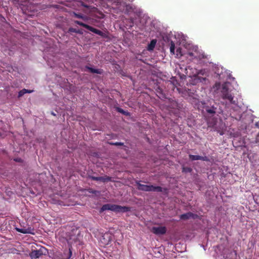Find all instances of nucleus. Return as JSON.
Wrapping results in <instances>:
<instances>
[{
  "label": "nucleus",
  "mask_w": 259,
  "mask_h": 259,
  "mask_svg": "<svg viewBox=\"0 0 259 259\" xmlns=\"http://www.w3.org/2000/svg\"><path fill=\"white\" fill-rule=\"evenodd\" d=\"M176 55L177 57H179L182 55L181 52V49L180 48H178L176 50Z\"/></svg>",
  "instance_id": "nucleus-17"
},
{
  "label": "nucleus",
  "mask_w": 259,
  "mask_h": 259,
  "mask_svg": "<svg viewBox=\"0 0 259 259\" xmlns=\"http://www.w3.org/2000/svg\"><path fill=\"white\" fill-rule=\"evenodd\" d=\"M151 231L156 235H162L166 232V228L163 226L154 227L152 228Z\"/></svg>",
  "instance_id": "nucleus-5"
},
{
  "label": "nucleus",
  "mask_w": 259,
  "mask_h": 259,
  "mask_svg": "<svg viewBox=\"0 0 259 259\" xmlns=\"http://www.w3.org/2000/svg\"><path fill=\"white\" fill-rule=\"evenodd\" d=\"M106 210H111L116 212H123L130 210V208L125 206H121L118 205L107 204L104 205L101 209V211Z\"/></svg>",
  "instance_id": "nucleus-2"
},
{
  "label": "nucleus",
  "mask_w": 259,
  "mask_h": 259,
  "mask_svg": "<svg viewBox=\"0 0 259 259\" xmlns=\"http://www.w3.org/2000/svg\"><path fill=\"white\" fill-rule=\"evenodd\" d=\"M103 240L101 239V241L103 242L104 244H107L110 240V235L108 233H105L102 236Z\"/></svg>",
  "instance_id": "nucleus-9"
},
{
  "label": "nucleus",
  "mask_w": 259,
  "mask_h": 259,
  "mask_svg": "<svg viewBox=\"0 0 259 259\" xmlns=\"http://www.w3.org/2000/svg\"><path fill=\"white\" fill-rule=\"evenodd\" d=\"M218 259H224L225 258V256H223L222 257H220L219 256H218Z\"/></svg>",
  "instance_id": "nucleus-23"
},
{
  "label": "nucleus",
  "mask_w": 259,
  "mask_h": 259,
  "mask_svg": "<svg viewBox=\"0 0 259 259\" xmlns=\"http://www.w3.org/2000/svg\"><path fill=\"white\" fill-rule=\"evenodd\" d=\"M16 230L20 233L23 234H34L33 229L29 227H23L20 228H16Z\"/></svg>",
  "instance_id": "nucleus-7"
},
{
  "label": "nucleus",
  "mask_w": 259,
  "mask_h": 259,
  "mask_svg": "<svg viewBox=\"0 0 259 259\" xmlns=\"http://www.w3.org/2000/svg\"><path fill=\"white\" fill-rule=\"evenodd\" d=\"M69 256L68 258H65V259H69L70 258V257L71 256L72 253H71L70 249H69Z\"/></svg>",
  "instance_id": "nucleus-22"
},
{
  "label": "nucleus",
  "mask_w": 259,
  "mask_h": 259,
  "mask_svg": "<svg viewBox=\"0 0 259 259\" xmlns=\"http://www.w3.org/2000/svg\"><path fill=\"white\" fill-rule=\"evenodd\" d=\"M257 139L259 140V134L257 136Z\"/></svg>",
  "instance_id": "nucleus-26"
},
{
  "label": "nucleus",
  "mask_w": 259,
  "mask_h": 259,
  "mask_svg": "<svg viewBox=\"0 0 259 259\" xmlns=\"http://www.w3.org/2000/svg\"><path fill=\"white\" fill-rule=\"evenodd\" d=\"M213 89L214 91L220 92L223 99L227 100L230 103L235 104V102L233 100L234 97L231 93V88L229 82H226L222 85L220 82H217Z\"/></svg>",
  "instance_id": "nucleus-1"
},
{
  "label": "nucleus",
  "mask_w": 259,
  "mask_h": 259,
  "mask_svg": "<svg viewBox=\"0 0 259 259\" xmlns=\"http://www.w3.org/2000/svg\"><path fill=\"white\" fill-rule=\"evenodd\" d=\"M93 179L95 180L102 181L103 182L108 181L110 180V178L109 177H94Z\"/></svg>",
  "instance_id": "nucleus-13"
},
{
  "label": "nucleus",
  "mask_w": 259,
  "mask_h": 259,
  "mask_svg": "<svg viewBox=\"0 0 259 259\" xmlns=\"http://www.w3.org/2000/svg\"><path fill=\"white\" fill-rule=\"evenodd\" d=\"M193 218L194 215L193 214L191 213H188L187 214H184L181 215V219H189L190 218Z\"/></svg>",
  "instance_id": "nucleus-14"
},
{
  "label": "nucleus",
  "mask_w": 259,
  "mask_h": 259,
  "mask_svg": "<svg viewBox=\"0 0 259 259\" xmlns=\"http://www.w3.org/2000/svg\"><path fill=\"white\" fill-rule=\"evenodd\" d=\"M27 92V90L23 89L22 91H20L19 93V97H21L24 94L26 93Z\"/></svg>",
  "instance_id": "nucleus-19"
},
{
  "label": "nucleus",
  "mask_w": 259,
  "mask_h": 259,
  "mask_svg": "<svg viewBox=\"0 0 259 259\" xmlns=\"http://www.w3.org/2000/svg\"><path fill=\"white\" fill-rule=\"evenodd\" d=\"M88 29H89V30L96 33V34H98L99 35H102L103 34V33L102 32H101V31L98 30V29H96L90 26L89 25V26L88 27Z\"/></svg>",
  "instance_id": "nucleus-11"
},
{
  "label": "nucleus",
  "mask_w": 259,
  "mask_h": 259,
  "mask_svg": "<svg viewBox=\"0 0 259 259\" xmlns=\"http://www.w3.org/2000/svg\"><path fill=\"white\" fill-rule=\"evenodd\" d=\"M75 15L76 17L78 18H82L83 17L82 15H80V14H75Z\"/></svg>",
  "instance_id": "nucleus-21"
},
{
  "label": "nucleus",
  "mask_w": 259,
  "mask_h": 259,
  "mask_svg": "<svg viewBox=\"0 0 259 259\" xmlns=\"http://www.w3.org/2000/svg\"><path fill=\"white\" fill-rule=\"evenodd\" d=\"M45 250L44 247H41L39 250H33L30 253V256L31 258H38L44 253Z\"/></svg>",
  "instance_id": "nucleus-6"
},
{
  "label": "nucleus",
  "mask_w": 259,
  "mask_h": 259,
  "mask_svg": "<svg viewBox=\"0 0 259 259\" xmlns=\"http://www.w3.org/2000/svg\"><path fill=\"white\" fill-rule=\"evenodd\" d=\"M188 58L189 59H197L200 60L204 57V53L198 49V47H195L192 51H190L188 53Z\"/></svg>",
  "instance_id": "nucleus-3"
},
{
  "label": "nucleus",
  "mask_w": 259,
  "mask_h": 259,
  "mask_svg": "<svg viewBox=\"0 0 259 259\" xmlns=\"http://www.w3.org/2000/svg\"><path fill=\"white\" fill-rule=\"evenodd\" d=\"M156 39H153L151 41L150 43L148 45L147 49L149 51H152L153 50V49L155 48L156 44Z\"/></svg>",
  "instance_id": "nucleus-10"
},
{
  "label": "nucleus",
  "mask_w": 259,
  "mask_h": 259,
  "mask_svg": "<svg viewBox=\"0 0 259 259\" xmlns=\"http://www.w3.org/2000/svg\"><path fill=\"white\" fill-rule=\"evenodd\" d=\"M132 26H133V25H132V24H131V25L129 26V27H132Z\"/></svg>",
  "instance_id": "nucleus-25"
},
{
  "label": "nucleus",
  "mask_w": 259,
  "mask_h": 259,
  "mask_svg": "<svg viewBox=\"0 0 259 259\" xmlns=\"http://www.w3.org/2000/svg\"><path fill=\"white\" fill-rule=\"evenodd\" d=\"M186 73L187 74H189V75L190 76H197V75H198L199 74H201V75H204L206 74V71L205 70H197L196 69L195 70V71L194 72H193V73L192 74H191L190 73H189V70H190L191 69L190 68H188V69H186Z\"/></svg>",
  "instance_id": "nucleus-8"
},
{
  "label": "nucleus",
  "mask_w": 259,
  "mask_h": 259,
  "mask_svg": "<svg viewBox=\"0 0 259 259\" xmlns=\"http://www.w3.org/2000/svg\"><path fill=\"white\" fill-rule=\"evenodd\" d=\"M138 188L139 190L145 191H161V189L159 187H154L152 185L138 184Z\"/></svg>",
  "instance_id": "nucleus-4"
},
{
  "label": "nucleus",
  "mask_w": 259,
  "mask_h": 259,
  "mask_svg": "<svg viewBox=\"0 0 259 259\" xmlns=\"http://www.w3.org/2000/svg\"><path fill=\"white\" fill-rule=\"evenodd\" d=\"M207 111L208 113H215V110L213 108L208 109V110H207Z\"/></svg>",
  "instance_id": "nucleus-20"
},
{
  "label": "nucleus",
  "mask_w": 259,
  "mask_h": 259,
  "mask_svg": "<svg viewBox=\"0 0 259 259\" xmlns=\"http://www.w3.org/2000/svg\"><path fill=\"white\" fill-rule=\"evenodd\" d=\"M32 92V91H30V90H29H29H27V93H31Z\"/></svg>",
  "instance_id": "nucleus-24"
},
{
  "label": "nucleus",
  "mask_w": 259,
  "mask_h": 259,
  "mask_svg": "<svg viewBox=\"0 0 259 259\" xmlns=\"http://www.w3.org/2000/svg\"><path fill=\"white\" fill-rule=\"evenodd\" d=\"M75 22V23L78 24L79 25L82 26L87 29L88 28V27L89 26V25H88L85 24H84L81 22H79L78 21H76Z\"/></svg>",
  "instance_id": "nucleus-18"
},
{
  "label": "nucleus",
  "mask_w": 259,
  "mask_h": 259,
  "mask_svg": "<svg viewBox=\"0 0 259 259\" xmlns=\"http://www.w3.org/2000/svg\"><path fill=\"white\" fill-rule=\"evenodd\" d=\"M189 156H190V159L192 160H199V159H202L203 160H205V158H204L203 157H201L198 155H190Z\"/></svg>",
  "instance_id": "nucleus-12"
},
{
  "label": "nucleus",
  "mask_w": 259,
  "mask_h": 259,
  "mask_svg": "<svg viewBox=\"0 0 259 259\" xmlns=\"http://www.w3.org/2000/svg\"><path fill=\"white\" fill-rule=\"evenodd\" d=\"M170 52L172 54H175V44L173 42L170 44Z\"/></svg>",
  "instance_id": "nucleus-15"
},
{
  "label": "nucleus",
  "mask_w": 259,
  "mask_h": 259,
  "mask_svg": "<svg viewBox=\"0 0 259 259\" xmlns=\"http://www.w3.org/2000/svg\"><path fill=\"white\" fill-rule=\"evenodd\" d=\"M88 69L93 73H101V71L98 69H95L91 68H88Z\"/></svg>",
  "instance_id": "nucleus-16"
}]
</instances>
